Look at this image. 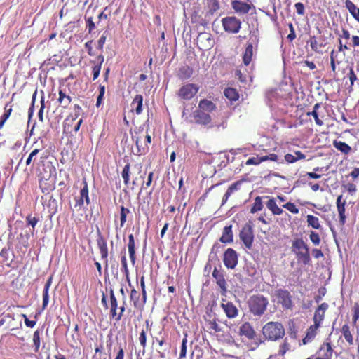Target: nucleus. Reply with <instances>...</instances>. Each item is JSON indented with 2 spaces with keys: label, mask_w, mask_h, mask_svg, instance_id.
Instances as JSON below:
<instances>
[{
  "label": "nucleus",
  "mask_w": 359,
  "mask_h": 359,
  "mask_svg": "<svg viewBox=\"0 0 359 359\" xmlns=\"http://www.w3.org/2000/svg\"><path fill=\"white\" fill-rule=\"evenodd\" d=\"M262 334L269 341H277L285 335L283 325L278 322H269L262 327Z\"/></svg>",
  "instance_id": "nucleus-1"
},
{
  "label": "nucleus",
  "mask_w": 359,
  "mask_h": 359,
  "mask_svg": "<svg viewBox=\"0 0 359 359\" xmlns=\"http://www.w3.org/2000/svg\"><path fill=\"white\" fill-rule=\"evenodd\" d=\"M292 251L296 255L299 262L305 265L310 263L309 249L302 238H296L292 241Z\"/></svg>",
  "instance_id": "nucleus-2"
},
{
  "label": "nucleus",
  "mask_w": 359,
  "mask_h": 359,
  "mask_svg": "<svg viewBox=\"0 0 359 359\" xmlns=\"http://www.w3.org/2000/svg\"><path fill=\"white\" fill-rule=\"evenodd\" d=\"M269 305V301L263 295H252L248 300L250 311L255 316H262Z\"/></svg>",
  "instance_id": "nucleus-3"
},
{
  "label": "nucleus",
  "mask_w": 359,
  "mask_h": 359,
  "mask_svg": "<svg viewBox=\"0 0 359 359\" xmlns=\"http://www.w3.org/2000/svg\"><path fill=\"white\" fill-rule=\"evenodd\" d=\"M238 333L241 336H244L249 340H253L250 343V350L254 351L261 344L264 343V341L256 337V332L253 327L248 322L240 326Z\"/></svg>",
  "instance_id": "nucleus-4"
},
{
  "label": "nucleus",
  "mask_w": 359,
  "mask_h": 359,
  "mask_svg": "<svg viewBox=\"0 0 359 359\" xmlns=\"http://www.w3.org/2000/svg\"><path fill=\"white\" fill-rule=\"evenodd\" d=\"M239 237L246 248H252L254 241V232L252 229V224L250 222L246 223L242 228Z\"/></svg>",
  "instance_id": "nucleus-5"
},
{
  "label": "nucleus",
  "mask_w": 359,
  "mask_h": 359,
  "mask_svg": "<svg viewBox=\"0 0 359 359\" xmlns=\"http://www.w3.org/2000/svg\"><path fill=\"white\" fill-rule=\"evenodd\" d=\"M83 187L80 190L79 196H76L74 198L76 203L74 207L77 211L81 210V208L83 207L84 203H86V205H88L90 203L88 194V184L86 180L83 181Z\"/></svg>",
  "instance_id": "nucleus-6"
},
{
  "label": "nucleus",
  "mask_w": 359,
  "mask_h": 359,
  "mask_svg": "<svg viewBox=\"0 0 359 359\" xmlns=\"http://www.w3.org/2000/svg\"><path fill=\"white\" fill-rule=\"evenodd\" d=\"M222 25L226 32L236 34L241 29V22L236 17L230 16L222 19Z\"/></svg>",
  "instance_id": "nucleus-7"
},
{
  "label": "nucleus",
  "mask_w": 359,
  "mask_h": 359,
  "mask_svg": "<svg viewBox=\"0 0 359 359\" xmlns=\"http://www.w3.org/2000/svg\"><path fill=\"white\" fill-rule=\"evenodd\" d=\"M250 42H248L243 55V62L245 65H248L252 61L253 55V46H257L259 39L255 34H252L250 37Z\"/></svg>",
  "instance_id": "nucleus-8"
},
{
  "label": "nucleus",
  "mask_w": 359,
  "mask_h": 359,
  "mask_svg": "<svg viewBox=\"0 0 359 359\" xmlns=\"http://www.w3.org/2000/svg\"><path fill=\"white\" fill-rule=\"evenodd\" d=\"M198 87L194 83H187L182 86L179 91L178 96L184 100H190L194 97L198 91Z\"/></svg>",
  "instance_id": "nucleus-9"
},
{
  "label": "nucleus",
  "mask_w": 359,
  "mask_h": 359,
  "mask_svg": "<svg viewBox=\"0 0 359 359\" xmlns=\"http://www.w3.org/2000/svg\"><path fill=\"white\" fill-rule=\"evenodd\" d=\"M142 130H143L140 128L138 130H135V134L132 135V139L136 144L137 154L139 155L145 154L148 149L147 144H144V135Z\"/></svg>",
  "instance_id": "nucleus-10"
},
{
  "label": "nucleus",
  "mask_w": 359,
  "mask_h": 359,
  "mask_svg": "<svg viewBox=\"0 0 359 359\" xmlns=\"http://www.w3.org/2000/svg\"><path fill=\"white\" fill-rule=\"evenodd\" d=\"M278 302L284 309H291L293 306L292 296L287 290L278 289L276 292Z\"/></svg>",
  "instance_id": "nucleus-11"
},
{
  "label": "nucleus",
  "mask_w": 359,
  "mask_h": 359,
  "mask_svg": "<svg viewBox=\"0 0 359 359\" xmlns=\"http://www.w3.org/2000/svg\"><path fill=\"white\" fill-rule=\"evenodd\" d=\"M224 264L228 269H233L238 264V254L232 248H228L223 258Z\"/></svg>",
  "instance_id": "nucleus-12"
},
{
  "label": "nucleus",
  "mask_w": 359,
  "mask_h": 359,
  "mask_svg": "<svg viewBox=\"0 0 359 359\" xmlns=\"http://www.w3.org/2000/svg\"><path fill=\"white\" fill-rule=\"evenodd\" d=\"M221 307L229 318H235L238 315V309L232 302L222 299Z\"/></svg>",
  "instance_id": "nucleus-13"
},
{
  "label": "nucleus",
  "mask_w": 359,
  "mask_h": 359,
  "mask_svg": "<svg viewBox=\"0 0 359 359\" xmlns=\"http://www.w3.org/2000/svg\"><path fill=\"white\" fill-rule=\"evenodd\" d=\"M212 276L215 279L217 285L220 288L221 295L225 297L227 292V286L223 273L217 269H215L212 272Z\"/></svg>",
  "instance_id": "nucleus-14"
},
{
  "label": "nucleus",
  "mask_w": 359,
  "mask_h": 359,
  "mask_svg": "<svg viewBox=\"0 0 359 359\" xmlns=\"http://www.w3.org/2000/svg\"><path fill=\"white\" fill-rule=\"evenodd\" d=\"M327 309L328 304L325 302H323L320 306H318V307L316 309L314 313V324L320 326L321 323L324 320L325 313Z\"/></svg>",
  "instance_id": "nucleus-15"
},
{
  "label": "nucleus",
  "mask_w": 359,
  "mask_h": 359,
  "mask_svg": "<svg viewBox=\"0 0 359 359\" xmlns=\"http://www.w3.org/2000/svg\"><path fill=\"white\" fill-rule=\"evenodd\" d=\"M194 121L202 125H207L211 121L210 116L202 110L196 109L193 112Z\"/></svg>",
  "instance_id": "nucleus-16"
},
{
  "label": "nucleus",
  "mask_w": 359,
  "mask_h": 359,
  "mask_svg": "<svg viewBox=\"0 0 359 359\" xmlns=\"http://www.w3.org/2000/svg\"><path fill=\"white\" fill-rule=\"evenodd\" d=\"M343 196L342 195H339L337 198V211L339 216V223L341 226H344L346 223V216L345 215V205H346V201H342Z\"/></svg>",
  "instance_id": "nucleus-17"
},
{
  "label": "nucleus",
  "mask_w": 359,
  "mask_h": 359,
  "mask_svg": "<svg viewBox=\"0 0 359 359\" xmlns=\"http://www.w3.org/2000/svg\"><path fill=\"white\" fill-rule=\"evenodd\" d=\"M319 327V325L313 324L307 329L306 334L305 337L303 339L304 344H306L311 341V340L316 337Z\"/></svg>",
  "instance_id": "nucleus-18"
},
{
  "label": "nucleus",
  "mask_w": 359,
  "mask_h": 359,
  "mask_svg": "<svg viewBox=\"0 0 359 359\" xmlns=\"http://www.w3.org/2000/svg\"><path fill=\"white\" fill-rule=\"evenodd\" d=\"M232 7L236 12L241 13H247L250 9L249 4L239 1H233Z\"/></svg>",
  "instance_id": "nucleus-19"
},
{
  "label": "nucleus",
  "mask_w": 359,
  "mask_h": 359,
  "mask_svg": "<svg viewBox=\"0 0 359 359\" xmlns=\"http://www.w3.org/2000/svg\"><path fill=\"white\" fill-rule=\"evenodd\" d=\"M220 241L224 243H231L233 241L232 226H226L220 238Z\"/></svg>",
  "instance_id": "nucleus-20"
},
{
  "label": "nucleus",
  "mask_w": 359,
  "mask_h": 359,
  "mask_svg": "<svg viewBox=\"0 0 359 359\" xmlns=\"http://www.w3.org/2000/svg\"><path fill=\"white\" fill-rule=\"evenodd\" d=\"M241 182L240 181H237L233 183L227 189L226 192L223 196L222 205H224L228 201L229 198L231 195L236 191H238L240 189Z\"/></svg>",
  "instance_id": "nucleus-21"
},
{
  "label": "nucleus",
  "mask_w": 359,
  "mask_h": 359,
  "mask_svg": "<svg viewBox=\"0 0 359 359\" xmlns=\"http://www.w3.org/2000/svg\"><path fill=\"white\" fill-rule=\"evenodd\" d=\"M241 182L240 181H237L233 183L227 189L226 192L223 196L222 205H224L228 201L229 198L231 195L236 191H238L240 189Z\"/></svg>",
  "instance_id": "nucleus-22"
},
{
  "label": "nucleus",
  "mask_w": 359,
  "mask_h": 359,
  "mask_svg": "<svg viewBox=\"0 0 359 359\" xmlns=\"http://www.w3.org/2000/svg\"><path fill=\"white\" fill-rule=\"evenodd\" d=\"M241 182L240 181H237L233 183L227 189L226 192L223 196L222 205H224L228 201L229 198L231 195L236 191H238L240 189Z\"/></svg>",
  "instance_id": "nucleus-23"
},
{
  "label": "nucleus",
  "mask_w": 359,
  "mask_h": 359,
  "mask_svg": "<svg viewBox=\"0 0 359 359\" xmlns=\"http://www.w3.org/2000/svg\"><path fill=\"white\" fill-rule=\"evenodd\" d=\"M345 6L353 18L359 22V8H358L351 0H346Z\"/></svg>",
  "instance_id": "nucleus-24"
},
{
  "label": "nucleus",
  "mask_w": 359,
  "mask_h": 359,
  "mask_svg": "<svg viewBox=\"0 0 359 359\" xmlns=\"http://www.w3.org/2000/svg\"><path fill=\"white\" fill-rule=\"evenodd\" d=\"M128 252L129 257L132 264L134 265L135 264V245L134 236L133 234H130L128 236Z\"/></svg>",
  "instance_id": "nucleus-25"
},
{
  "label": "nucleus",
  "mask_w": 359,
  "mask_h": 359,
  "mask_svg": "<svg viewBox=\"0 0 359 359\" xmlns=\"http://www.w3.org/2000/svg\"><path fill=\"white\" fill-rule=\"evenodd\" d=\"M142 102L143 97L141 95H137L131 103V107L135 110L137 114H140L142 111Z\"/></svg>",
  "instance_id": "nucleus-26"
},
{
  "label": "nucleus",
  "mask_w": 359,
  "mask_h": 359,
  "mask_svg": "<svg viewBox=\"0 0 359 359\" xmlns=\"http://www.w3.org/2000/svg\"><path fill=\"white\" fill-rule=\"evenodd\" d=\"M193 74V69L187 65L182 66L178 72V76L182 80L189 79Z\"/></svg>",
  "instance_id": "nucleus-27"
},
{
  "label": "nucleus",
  "mask_w": 359,
  "mask_h": 359,
  "mask_svg": "<svg viewBox=\"0 0 359 359\" xmlns=\"http://www.w3.org/2000/svg\"><path fill=\"white\" fill-rule=\"evenodd\" d=\"M51 283H52V279L50 278L46 281V283L44 285V289H43V305H42L43 309H44L48 306V302H49L48 291H49L50 287L51 285Z\"/></svg>",
  "instance_id": "nucleus-28"
},
{
  "label": "nucleus",
  "mask_w": 359,
  "mask_h": 359,
  "mask_svg": "<svg viewBox=\"0 0 359 359\" xmlns=\"http://www.w3.org/2000/svg\"><path fill=\"white\" fill-rule=\"evenodd\" d=\"M333 145L337 149L344 154H349L352 150L351 147L348 144L341 141L334 140Z\"/></svg>",
  "instance_id": "nucleus-29"
},
{
  "label": "nucleus",
  "mask_w": 359,
  "mask_h": 359,
  "mask_svg": "<svg viewBox=\"0 0 359 359\" xmlns=\"http://www.w3.org/2000/svg\"><path fill=\"white\" fill-rule=\"evenodd\" d=\"M320 355L322 357H328L332 359L333 350L330 343H324L320 348Z\"/></svg>",
  "instance_id": "nucleus-30"
},
{
  "label": "nucleus",
  "mask_w": 359,
  "mask_h": 359,
  "mask_svg": "<svg viewBox=\"0 0 359 359\" xmlns=\"http://www.w3.org/2000/svg\"><path fill=\"white\" fill-rule=\"evenodd\" d=\"M266 207L271 210L274 215H280L283 213V210L277 205L274 198H271L268 201Z\"/></svg>",
  "instance_id": "nucleus-31"
},
{
  "label": "nucleus",
  "mask_w": 359,
  "mask_h": 359,
  "mask_svg": "<svg viewBox=\"0 0 359 359\" xmlns=\"http://www.w3.org/2000/svg\"><path fill=\"white\" fill-rule=\"evenodd\" d=\"M306 222L308 226H311L313 229H320L321 228L319 219L313 215H308L306 216Z\"/></svg>",
  "instance_id": "nucleus-32"
},
{
  "label": "nucleus",
  "mask_w": 359,
  "mask_h": 359,
  "mask_svg": "<svg viewBox=\"0 0 359 359\" xmlns=\"http://www.w3.org/2000/svg\"><path fill=\"white\" fill-rule=\"evenodd\" d=\"M199 110L212 111L215 109V104L210 100H202L198 104Z\"/></svg>",
  "instance_id": "nucleus-33"
},
{
  "label": "nucleus",
  "mask_w": 359,
  "mask_h": 359,
  "mask_svg": "<svg viewBox=\"0 0 359 359\" xmlns=\"http://www.w3.org/2000/svg\"><path fill=\"white\" fill-rule=\"evenodd\" d=\"M72 99L70 96L67 95L62 90L59 91L58 102L62 107L66 108L70 104Z\"/></svg>",
  "instance_id": "nucleus-34"
},
{
  "label": "nucleus",
  "mask_w": 359,
  "mask_h": 359,
  "mask_svg": "<svg viewBox=\"0 0 359 359\" xmlns=\"http://www.w3.org/2000/svg\"><path fill=\"white\" fill-rule=\"evenodd\" d=\"M341 332L343 336L344 337L346 341L350 344L352 345L353 344V338L350 331V327L347 324H345L342 326Z\"/></svg>",
  "instance_id": "nucleus-35"
},
{
  "label": "nucleus",
  "mask_w": 359,
  "mask_h": 359,
  "mask_svg": "<svg viewBox=\"0 0 359 359\" xmlns=\"http://www.w3.org/2000/svg\"><path fill=\"white\" fill-rule=\"evenodd\" d=\"M224 93L226 97H227L229 100L231 101H236L239 97L238 93L236 91V90L232 88H226L224 90Z\"/></svg>",
  "instance_id": "nucleus-36"
},
{
  "label": "nucleus",
  "mask_w": 359,
  "mask_h": 359,
  "mask_svg": "<svg viewBox=\"0 0 359 359\" xmlns=\"http://www.w3.org/2000/svg\"><path fill=\"white\" fill-rule=\"evenodd\" d=\"M12 111L11 106H9L8 104L4 107V112L0 118V128H1L6 120L9 118Z\"/></svg>",
  "instance_id": "nucleus-37"
},
{
  "label": "nucleus",
  "mask_w": 359,
  "mask_h": 359,
  "mask_svg": "<svg viewBox=\"0 0 359 359\" xmlns=\"http://www.w3.org/2000/svg\"><path fill=\"white\" fill-rule=\"evenodd\" d=\"M263 162L266 161H271L276 162L279 164H282L284 163V160L283 158L279 156L278 155L276 154H269L268 155L262 156Z\"/></svg>",
  "instance_id": "nucleus-38"
},
{
  "label": "nucleus",
  "mask_w": 359,
  "mask_h": 359,
  "mask_svg": "<svg viewBox=\"0 0 359 359\" xmlns=\"http://www.w3.org/2000/svg\"><path fill=\"white\" fill-rule=\"evenodd\" d=\"M263 208L262 202V198L260 196H257L255 199L253 205L252 206L250 209L251 213H255L258 211L262 210Z\"/></svg>",
  "instance_id": "nucleus-39"
},
{
  "label": "nucleus",
  "mask_w": 359,
  "mask_h": 359,
  "mask_svg": "<svg viewBox=\"0 0 359 359\" xmlns=\"http://www.w3.org/2000/svg\"><path fill=\"white\" fill-rule=\"evenodd\" d=\"M120 210V226L123 227L126 222L127 215L130 213V210L124 206H121Z\"/></svg>",
  "instance_id": "nucleus-40"
},
{
  "label": "nucleus",
  "mask_w": 359,
  "mask_h": 359,
  "mask_svg": "<svg viewBox=\"0 0 359 359\" xmlns=\"http://www.w3.org/2000/svg\"><path fill=\"white\" fill-rule=\"evenodd\" d=\"M130 164L127 163L123 168L121 176L123 179L124 184L128 185L130 180Z\"/></svg>",
  "instance_id": "nucleus-41"
},
{
  "label": "nucleus",
  "mask_w": 359,
  "mask_h": 359,
  "mask_svg": "<svg viewBox=\"0 0 359 359\" xmlns=\"http://www.w3.org/2000/svg\"><path fill=\"white\" fill-rule=\"evenodd\" d=\"M320 107V104L318 103L316 104L313 106V109L311 112L309 113V115H311L314 119L315 122L318 126H322L323 124V122L318 118V114L317 112L318 109Z\"/></svg>",
  "instance_id": "nucleus-42"
},
{
  "label": "nucleus",
  "mask_w": 359,
  "mask_h": 359,
  "mask_svg": "<svg viewBox=\"0 0 359 359\" xmlns=\"http://www.w3.org/2000/svg\"><path fill=\"white\" fill-rule=\"evenodd\" d=\"M139 341L141 346H142V355L145 353V347L147 344V331L144 329H142L140 332V337H139Z\"/></svg>",
  "instance_id": "nucleus-43"
},
{
  "label": "nucleus",
  "mask_w": 359,
  "mask_h": 359,
  "mask_svg": "<svg viewBox=\"0 0 359 359\" xmlns=\"http://www.w3.org/2000/svg\"><path fill=\"white\" fill-rule=\"evenodd\" d=\"M309 43H310L311 48L313 51H315L316 53L320 52L319 48H321L323 46V45L318 44L316 36H311L310 40L309 41Z\"/></svg>",
  "instance_id": "nucleus-44"
},
{
  "label": "nucleus",
  "mask_w": 359,
  "mask_h": 359,
  "mask_svg": "<svg viewBox=\"0 0 359 359\" xmlns=\"http://www.w3.org/2000/svg\"><path fill=\"white\" fill-rule=\"evenodd\" d=\"M121 265H122V271L126 276V280L128 283H130V278H129V270L128 268L127 264V260L126 256H122L121 257ZM130 285V283H129Z\"/></svg>",
  "instance_id": "nucleus-45"
},
{
  "label": "nucleus",
  "mask_w": 359,
  "mask_h": 359,
  "mask_svg": "<svg viewBox=\"0 0 359 359\" xmlns=\"http://www.w3.org/2000/svg\"><path fill=\"white\" fill-rule=\"evenodd\" d=\"M33 343L34 351L37 353L40 348V332L39 330H36L33 334Z\"/></svg>",
  "instance_id": "nucleus-46"
},
{
  "label": "nucleus",
  "mask_w": 359,
  "mask_h": 359,
  "mask_svg": "<svg viewBox=\"0 0 359 359\" xmlns=\"http://www.w3.org/2000/svg\"><path fill=\"white\" fill-rule=\"evenodd\" d=\"M140 293L135 289H132L130 292V300L133 302L134 306H139Z\"/></svg>",
  "instance_id": "nucleus-47"
},
{
  "label": "nucleus",
  "mask_w": 359,
  "mask_h": 359,
  "mask_svg": "<svg viewBox=\"0 0 359 359\" xmlns=\"http://www.w3.org/2000/svg\"><path fill=\"white\" fill-rule=\"evenodd\" d=\"M97 246L99 248L100 252L102 250H108L107 241L100 233H99V236H98V238L97 239Z\"/></svg>",
  "instance_id": "nucleus-48"
},
{
  "label": "nucleus",
  "mask_w": 359,
  "mask_h": 359,
  "mask_svg": "<svg viewBox=\"0 0 359 359\" xmlns=\"http://www.w3.org/2000/svg\"><path fill=\"white\" fill-rule=\"evenodd\" d=\"M290 348V345L286 341H284L283 344H281L279 346V351L278 355L280 356H283L287 351H288Z\"/></svg>",
  "instance_id": "nucleus-49"
},
{
  "label": "nucleus",
  "mask_w": 359,
  "mask_h": 359,
  "mask_svg": "<svg viewBox=\"0 0 359 359\" xmlns=\"http://www.w3.org/2000/svg\"><path fill=\"white\" fill-rule=\"evenodd\" d=\"M309 238L315 245H319L320 243V238L318 233L311 231L309 234Z\"/></svg>",
  "instance_id": "nucleus-50"
},
{
  "label": "nucleus",
  "mask_w": 359,
  "mask_h": 359,
  "mask_svg": "<svg viewBox=\"0 0 359 359\" xmlns=\"http://www.w3.org/2000/svg\"><path fill=\"white\" fill-rule=\"evenodd\" d=\"M283 208L289 210L290 212L293 214H298L299 213V209L296 207V205L290 202L287 203L283 205Z\"/></svg>",
  "instance_id": "nucleus-51"
},
{
  "label": "nucleus",
  "mask_w": 359,
  "mask_h": 359,
  "mask_svg": "<svg viewBox=\"0 0 359 359\" xmlns=\"http://www.w3.org/2000/svg\"><path fill=\"white\" fill-rule=\"evenodd\" d=\"M262 162H263L262 156L252 157L246 161V165H259Z\"/></svg>",
  "instance_id": "nucleus-52"
},
{
  "label": "nucleus",
  "mask_w": 359,
  "mask_h": 359,
  "mask_svg": "<svg viewBox=\"0 0 359 359\" xmlns=\"http://www.w3.org/2000/svg\"><path fill=\"white\" fill-rule=\"evenodd\" d=\"M110 303L111 309H117L118 302L116 298L115 297L114 291L112 290H110Z\"/></svg>",
  "instance_id": "nucleus-53"
},
{
  "label": "nucleus",
  "mask_w": 359,
  "mask_h": 359,
  "mask_svg": "<svg viewBox=\"0 0 359 359\" xmlns=\"http://www.w3.org/2000/svg\"><path fill=\"white\" fill-rule=\"evenodd\" d=\"M45 108V104H44V97H41V108L39 109V111L38 113V117L39 120L41 122L43 121V110Z\"/></svg>",
  "instance_id": "nucleus-54"
},
{
  "label": "nucleus",
  "mask_w": 359,
  "mask_h": 359,
  "mask_svg": "<svg viewBox=\"0 0 359 359\" xmlns=\"http://www.w3.org/2000/svg\"><path fill=\"white\" fill-rule=\"evenodd\" d=\"M78 327L76 325L74 328V333L72 334V339L70 340L69 344L72 346H74L77 344V340L79 339V334L77 333Z\"/></svg>",
  "instance_id": "nucleus-55"
},
{
  "label": "nucleus",
  "mask_w": 359,
  "mask_h": 359,
  "mask_svg": "<svg viewBox=\"0 0 359 359\" xmlns=\"http://www.w3.org/2000/svg\"><path fill=\"white\" fill-rule=\"evenodd\" d=\"M26 222L29 225L34 228L39 222V219L35 217H32V215H28L26 217Z\"/></svg>",
  "instance_id": "nucleus-56"
},
{
  "label": "nucleus",
  "mask_w": 359,
  "mask_h": 359,
  "mask_svg": "<svg viewBox=\"0 0 359 359\" xmlns=\"http://www.w3.org/2000/svg\"><path fill=\"white\" fill-rule=\"evenodd\" d=\"M93 40L88 41L84 45L86 49L88 51V54L90 56H94L95 55V53H94L93 50Z\"/></svg>",
  "instance_id": "nucleus-57"
},
{
  "label": "nucleus",
  "mask_w": 359,
  "mask_h": 359,
  "mask_svg": "<svg viewBox=\"0 0 359 359\" xmlns=\"http://www.w3.org/2000/svg\"><path fill=\"white\" fill-rule=\"evenodd\" d=\"M107 36L103 34L101 37L99 39L97 43V48L98 50H102L103 49L104 44L106 42Z\"/></svg>",
  "instance_id": "nucleus-58"
},
{
  "label": "nucleus",
  "mask_w": 359,
  "mask_h": 359,
  "mask_svg": "<svg viewBox=\"0 0 359 359\" xmlns=\"http://www.w3.org/2000/svg\"><path fill=\"white\" fill-rule=\"evenodd\" d=\"M296 11L299 15H303L304 14V6L302 3L298 2L294 4Z\"/></svg>",
  "instance_id": "nucleus-59"
},
{
  "label": "nucleus",
  "mask_w": 359,
  "mask_h": 359,
  "mask_svg": "<svg viewBox=\"0 0 359 359\" xmlns=\"http://www.w3.org/2000/svg\"><path fill=\"white\" fill-rule=\"evenodd\" d=\"M101 70L100 65H95L93 67V80H95L100 75Z\"/></svg>",
  "instance_id": "nucleus-60"
},
{
  "label": "nucleus",
  "mask_w": 359,
  "mask_h": 359,
  "mask_svg": "<svg viewBox=\"0 0 359 359\" xmlns=\"http://www.w3.org/2000/svg\"><path fill=\"white\" fill-rule=\"evenodd\" d=\"M87 22V27L88 28V32L90 33L95 27V25L93 20V18L90 17L86 19Z\"/></svg>",
  "instance_id": "nucleus-61"
},
{
  "label": "nucleus",
  "mask_w": 359,
  "mask_h": 359,
  "mask_svg": "<svg viewBox=\"0 0 359 359\" xmlns=\"http://www.w3.org/2000/svg\"><path fill=\"white\" fill-rule=\"evenodd\" d=\"M284 161H285L288 163H294L297 162L296 158L293 154H287L284 156Z\"/></svg>",
  "instance_id": "nucleus-62"
},
{
  "label": "nucleus",
  "mask_w": 359,
  "mask_h": 359,
  "mask_svg": "<svg viewBox=\"0 0 359 359\" xmlns=\"http://www.w3.org/2000/svg\"><path fill=\"white\" fill-rule=\"evenodd\" d=\"M39 149H34L30 153V154L29 155V156H28V158H27V159L26 161V165H29L31 164L33 157L36 156V154L39 153Z\"/></svg>",
  "instance_id": "nucleus-63"
},
{
  "label": "nucleus",
  "mask_w": 359,
  "mask_h": 359,
  "mask_svg": "<svg viewBox=\"0 0 359 359\" xmlns=\"http://www.w3.org/2000/svg\"><path fill=\"white\" fill-rule=\"evenodd\" d=\"M359 318V306H354V314H353V323L354 325L356 324L357 323V320H358Z\"/></svg>",
  "instance_id": "nucleus-64"
}]
</instances>
